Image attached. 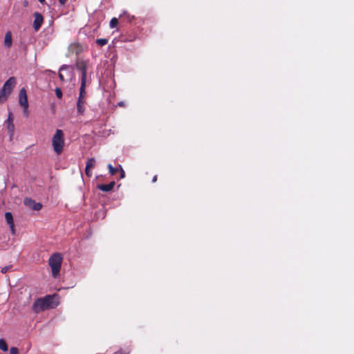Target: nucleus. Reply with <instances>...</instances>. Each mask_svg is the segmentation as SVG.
<instances>
[{"label":"nucleus","mask_w":354,"mask_h":354,"mask_svg":"<svg viewBox=\"0 0 354 354\" xmlns=\"http://www.w3.org/2000/svg\"><path fill=\"white\" fill-rule=\"evenodd\" d=\"M56 295H46L39 298L32 304V310L35 313H39L48 309L55 308L58 306V301L56 300Z\"/></svg>","instance_id":"nucleus-1"},{"label":"nucleus","mask_w":354,"mask_h":354,"mask_svg":"<svg viewBox=\"0 0 354 354\" xmlns=\"http://www.w3.org/2000/svg\"><path fill=\"white\" fill-rule=\"evenodd\" d=\"M63 257L60 253H53L48 259V265L51 268L52 275L57 278L59 275Z\"/></svg>","instance_id":"nucleus-2"},{"label":"nucleus","mask_w":354,"mask_h":354,"mask_svg":"<svg viewBox=\"0 0 354 354\" xmlns=\"http://www.w3.org/2000/svg\"><path fill=\"white\" fill-rule=\"evenodd\" d=\"M17 80L14 77H10L3 84L0 90V104L5 102L12 92L16 86Z\"/></svg>","instance_id":"nucleus-3"},{"label":"nucleus","mask_w":354,"mask_h":354,"mask_svg":"<svg viewBox=\"0 0 354 354\" xmlns=\"http://www.w3.org/2000/svg\"><path fill=\"white\" fill-rule=\"evenodd\" d=\"M52 144L54 151L57 154H60L63 151L64 145V134L62 130L57 129L53 137Z\"/></svg>","instance_id":"nucleus-4"},{"label":"nucleus","mask_w":354,"mask_h":354,"mask_svg":"<svg viewBox=\"0 0 354 354\" xmlns=\"http://www.w3.org/2000/svg\"><path fill=\"white\" fill-rule=\"evenodd\" d=\"M86 93H82L80 92L79 97L77 102V111L78 114L80 115H84L86 107Z\"/></svg>","instance_id":"nucleus-5"},{"label":"nucleus","mask_w":354,"mask_h":354,"mask_svg":"<svg viewBox=\"0 0 354 354\" xmlns=\"http://www.w3.org/2000/svg\"><path fill=\"white\" fill-rule=\"evenodd\" d=\"M24 203L26 206H27L28 207L32 210L39 211L42 208L41 203H37L30 198H26L24 201Z\"/></svg>","instance_id":"nucleus-6"},{"label":"nucleus","mask_w":354,"mask_h":354,"mask_svg":"<svg viewBox=\"0 0 354 354\" xmlns=\"http://www.w3.org/2000/svg\"><path fill=\"white\" fill-rule=\"evenodd\" d=\"M34 17L33 28L35 31H38L43 24L44 17L41 14L37 12L34 13Z\"/></svg>","instance_id":"nucleus-7"},{"label":"nucleus","mask_w":354,"mask_h":354,"mask_svg":"<svg viewBox=\"0 0 354 354\" xmlns=\"http://www.w3.org/2000/svg\"><path fill=\"white\" fill-rule=\"evenodd\" d=\"M13 120H14V118H13L12 113L11 112H10L8 114V119L6 120L5 123L6 124L7 130H8L9 134L10 135V136H12L14 134V131H15V125L13 123Z\"/></svg>","instance_id":"nucleus-8"},{"label":"nucleus","mask_w":354,"mask_h":354,"mask_svg":"<svg viewBox=\"0 0 354 354\" xmlns=\"http://www.w3.org/2000/svg\"><path fill=\"white\" fill-rule=\"evenodd\" d=\"M19 104H20L21 106H28L26 91L24 88H22L19 91Z\"/></svg>","instance_id":"nucleus-9"},{"label":"nucleus","mask_w":354,"mask_h":354,"mask_svg":"<svg viewBox=\"0 0 354 354\" xmlns=\"http://www.w3.org/2000/svg\"><path fill=\"white\" fill-rule=\"evenodd\" d=\"M75 66L77 69L81 72V75L87 73L88 62L86 61H77Z\"/></svg>","instance_id":"nucleus-10"},{"label":"nucleus","mask_w":354,"mask_h":354,"mask_svg":"<svg viewBox=\"0 0 354 354\" xmlns=\"http://www.w3.org/2000/svg\"><path fill=\"white\" fill-rule=\"evenodd\" d=\"M115 185V182L112 181L107 185H105V184L98 185L97 188L102 192H108L111 191L113 189Z\"/></svg>","instance_id":"nucleus-11"},{"label":"nucleus","mask_w":354,"mask_h":354,"mask_svg":"<svg viewBox=\"0 0 354 354\" xmlns=\"http://www.w3.org/2000/svg\"><path fill=\"white\" fill-rule=\"evenodd\" d=\"M69 50L72 53H75L76 55H78L79 53H80L82 50V46L80 44L78 43H73L71 44L70 46H69V48H68Z\"/></svg>","instance_id":"nucleus-12"},{"label":"nucleus","mask_w":354,"mask_h":354,"mask_svg":"<svg viewBox=\"0 0 354 354\" xmlns=\"http://www.w3.org/2000/svg\"><path fill=\"white\" fill-rule=\"evenodd\" d=\"M12 34H11L10 31H8L5 35L4 45L7 48H10L12 46Z\"/></svg>","instance_id":"nucleus-13"},{"label":"nucleus","mask_w":354,"mask_h":354,"mask_svg":"<svg viewBox=\"0 0 354 354\" xmlns=\"http://www.w3.org/2000/svg\"><path fill=\"white\" fill-rule=\"evenodd\" d=\"M86 79H87V73L81 75V85L80 88V92L82 93H86Z\"/></svg>","instance_id":"nucleus-14"},{"label":"nucleus","mask_w":354,"mask_h":354,"mask_svg":"<svg viewBox=\"0 0 354 354\" xmlns=\"http://www.w3.org/2000/svg\"><path fill=\"white\" fill-rule=\"evenodd\" d=\"M5 218L8 225L14 224L13 216L11 212H6Z\"/></svg>","instance_id":"nucleus-15"},{"label":"nucleus","mask_w":354,"mask_h":354,"mask_svg":"<svg viewBox=\"0 0 354 354\" xmlns=\"http://www.w3.org/2000/svg\"><path fill=\"white\" fill-rule=\"evenodd\" d=\"M95 164V159L94 158H88L86 161V167L87 169H91L94 167Z\"/></svg>","instance_id":"nucleus-16"},{"label":"nucleus","mask_w":354,"mask_h":354,"mask_svg":"<svg viewBox=\"0 0 354 354\" xmlns=\"http://www.w3.org/2000/svg\"><path fill=\"white\" fill-rule=\"evenodd\" d=\"M108 169L111 175H115L118 171H119L120 167H114L111 164L108 165Z\"/></svg>","instance_id":"nucleus-17"},{"label":"nucleus","mask_w":354,"mask_h":354,"mask_svg":"<svg viewBox=\"0 0 354 354\" xmlns=\"http://www.w3.org/2000/svg\"><path fill=\"white\" fill-rule=\"evenodd\" d=\"M0 349L3 351L8 350V345L3 339H0Z\"/></svg>","instance_id":"nucleus-18"},{"label":"nucleus","mask_w":354,"mask_h":354,"mask_svg":"<svg viewBox=\"0 0 354 354\" xmlns=\"http://www.w3.org/2000/svg\"><path fill=\"white\" fill-rule=\"evenodd\" d=\"M108 41L107 39H97L95 42L98 46H104L108 44Z\"/></svg>","instance_id":"nucleus-19"},{"label":"nucleus","mask_w":354,"mask_h":354,"mask_svg":"<svg viewBox=\"0 0 354 354\" xmlns=\"http://www.w3.org/2000/svg\"><path fill=\"white\" fill-rule=\"evenodd\" d=\"M118 24V20L117 18L114 17L111 19L109 26L111 28L116 27Z\"/></svg>","instance_id":"nucleus-20"},{"label":"nucleus","mask_w":354,"mask_h":354,"mask_svg":"<svg viewBox=\"0 0 354 354\" xmlns=\"http://www.w3.org/2000/svg\"><path fill=\"white\" fill-rule=\"evenodd\" d=\"M68 66H66V65H64L62 66L60 69H59V77L61 81H64V75L62 73V71L68 68Z\"/></svg>","instance_id":"nucleus-21"},{"label":"nucleus","mask_w":354,"mask_h":354,"mask_svg":"<svg viewBox=\"0 0 354 354\" xmlns=\"http://www.w3.org/2000/svg\"><path fill=\"white\" fill-rule=\"evenodd\" d=\"M55 94L58 98H61L62 97V90L59 88H55Z\"/></svg>","instance_id":"nucleus-22"},{"label":"nucleus","mask_w":354,"mask_h":354,"mask_svg":"<svg viewBox=\"0 0 354 354\" xmlns=\"http://www.w3.org/2000/svg\"><path fill=\"white\" fill-rule=\"evenodd\" d=\"M12 266L10 265V266H5V267L2 268L1 272L3 274L6 273L8 270H10L12 268Z\"/></svg>","instance_id":"nucleus-23"},{"label":"nucleus","mask_w":354,"mask_h":354,"mask_svg":"<svg viewBox=\"0 0 354 354\" xmlns=\"http://www.w3.org/2000/svg\"><path fill=\"white\" fill-rule=\"evenodd\" d=\"M19 350L17 347H11L10 348V354H18Z\"/></svg>","instance_id":"nucleus-24"},{"label":"nucleus","mask_w":354,"mask_h":354,"mask_svg":"<svg viewBox=\"0 0 354 354\" xmlns=\"http://www.w3.org/2000/svg\"><path fill=\"white\" fill-rule=\"evenodd\" d=\"M119 167H120V178L122 179L125 177V172L123 170L122 167L121 165H119Z\"/></svg>","instance_id":"nucleus-25"},{"label":"nucleus","mask_w":354,"mask_h":354,"mask_svg":"<svg viewBox=\"0 0 354 354\" xmlns=\"http://www.w3.org/2000/svg\"><path fill=\"white\" fill-rule=\"evenodd\" d=\"M11 233L15 235V224L9 225Z\"/></svg>","instance_id":"nucleus-26"},{"label":"nucleus","mask_w":354,"mask_h":354,"mask_svg":"<svg viewBox=\"0 0 354 354\" xmlns=\"http://www.w3.org/2000/svg\"><path fill=\"white\" fill-rule=\"evenodd\" d=\"M91 169H87V167L85 168V174L88 177H91L92 176Z\"/></svg>","instance_id":"nucleus-27"},{"label":"nucleus","mask_w":354,"mask_h":354,"mask_svg":"<svg viewBox=\"0 0 354 354\" xmlns=\"http://www.w3.org/2000/svg\"><path fill=\"white\" fill-rule=\"evenodd\" d=\"M129 353H130V350L127 349L124 352H122L121 350L118 351V352L115 353V354H129Z\"/></svg>","instance_id":"nucleus-28"},{"label":"nucleus","mask_w":354,"mask_h":354,"mask_svg":"<svg viewBox=\"0 0 354 354\" xmlns=\"http://www.w3.org/2000/svg\"><path fill=\"white\" fill-rule=\"evenodd\" d=\"M24 109V114L26 115V116H28V106H21Z\"/></svg>","instance_id":"nucleus-29"},{"label":"nucleus","mask_w":354,"mask_h":354,"mask_svg":"<svg viewBox=\"0 0 354 354\" xmlns=\"http://www.w3.org/2000/svg\"><path fill=\"white\" fill-rule=\"evenodd\" d=\"M157 178H158L157 176H156V175H155V176L153 177V178H152V182H153V183H156V182L157 181Z\"/></svg>","instance_id":"nucleus-30"},{"label":"nucleus","mask_w":354,"mask_h":354,"mask_svg":"<svg viewBox=\"0 0 354 354\" xmlns=\"http://www.w3.org/2000/svg\"><path fill=\"white\" fill-rule=\"evenodd\" d=\"M67 0H59V3L61 5H64L66 2Z\"/></svg>","instance_id":"nucleus-31"},{"label":"nucleus","mask_w":354,"mask_h":354,"mask_svg":"<svg viewBox=\"0 0 354 354\" xmlns=\"http://www.w3.org/2000/svg\"><path fill=\"white\" fill-rule=\"evenodd\" d=\"M39 2L43 3L45 0H38Z\"/></svg>","instance_id":"nucleus-32"},{"label":"nucleus","mask_w":354,"mask_h":354,"mask_svg":"<svg viewBox=\"0 0 354 354\" xmlns=\"http://www.w3.org/2000/svg\"><path fill=\"white\" fill-rule=\"evenodd\" d=\"M118 105H119V106H122V102H119V103H118Z\"/></svg>","instance_id":"nucleus-33"}]
</instances>
